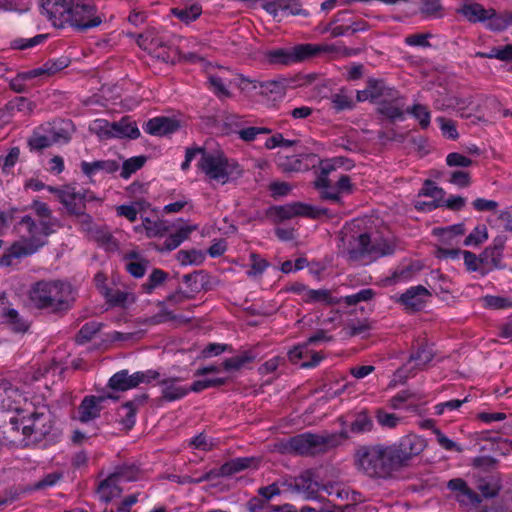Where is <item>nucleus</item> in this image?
Instances as JSON below:
<instances>
[{
  "label": "nucleus",
  "mask_w": 512,
  "mask_h": 512,
  "mask_svg": "<svg viewBox=\"0 0 512 512\" xmlns=\"http://www.w3.org/2000/svg\"><path fill=\"white\" fill-rule=\"evenodd\" d=\"M113 165L114 163L111 161L98 160L94 162L82 161L80 167L83 174L92 179L99 171H113Z\"/></svg>",
  "instance_id": "49530a36"
},
{
  "label": "nucleus",
  "mask_w": 512,
  "mask_h": 512,
  "mask_svg": "<svg viewBox=\"0 0 512 512\" xmlns=\"http://www.w3.org/2000/svg\"><path fill=\"white\" fill-rule=\"evenodd\" d=\"M48 38V34H37L31 38L18 37L10 41L9 47L12 50H27L43 44Z\"/></svg>",
  "instance_id": "c03bdc74"
},
{
  "label": "nucleus",
  "mask_w": 512,
  "mask_h": 512,
  "mask_svg": "<svg viewBox=\"0 0 512 512\" xmlns=\"http://www.w3.org/2000/svg\"><path fill=\"white\" fill-rule=\"evenodd\" d=\"M146 204L144 200H138L131 205H120L117 207V214L125 217L130 222H134L137 219L138 212L143 210Z\"/></svg>",
  "instance_id": "bf43d9fd"
},
{
  "label": "nucleus",
  "mask_w": 512,
  "mask_h": 512,
  "mask_svg": "<svg viewBox=\"0 0 512 512\" xmlns=\"http://www.w3.org/2000/svg\"><path fill=\"white\" fill-rule=\"evenodd\" d=\"M399 98H386L378 101L377 113L391 123L405 120V111L398 105Z\"/></svg>",
  "instance_id": "cd10ccee"
},
{
  "label": "nucleus",
  "mask_w": 512,
  "mask_h": 512,
  "mask_svg": "<svg viewBox=\"0 0 512 512\" xmlns=\"http://www.w3.org/2000/svg\"><path fill=\"white\" fill-rule=\"evenodd\" d=\"M48 191L56 195L69 216L84 217L82 224L92 222L91 216L87 213L88 206L93 202L101 203V199L93 191L76 184H67L61 187L48 186Z\"/></svg>",
  "instance_id": "39448f33"
},
{
  "label": "nucleus",
  "mask_w": 512,
  "mask_h": 512,
  "mask_svg": "<svg viewBox=\"0 0 512 512\" xmlns=\"http://www.w3.org/2000/svg\"><path fill=\"white\" fill-rule=\"evenodd\" d=\"M477 489L485 498L496 497L501 489L500 480L496 477L490 476L481 478L477 482Z\"/></svg>",
  "instance_id": "a18cd8bd"
},
{
  "label": "nucleus",
  "mask_w": 512,
  "mask_h": 512,
  "mask_svg": "<svg viewBox=\"0 0 512 512\" xmlns=\"http://www.w3.org/2000/svg\"><path fill=\"white\" fill-rule=\"evenodd\" d=\"M53 145L49 134H40L35 131L32 136L28 139V146L31 151H42L45 148Z\"/></svg>",
  "instance_id": "69168bd1"
},
{
  "label": "nucleus",
  "mask_w": 512,
  "mask_h": 512,
  "mask_svg": "<svg viewBox=\"0 0 512 512\" xmlns=\"http://www.w3.org/2000/svg\"><path fill=\"white\" fill-rule=\"evenodd\" d=\"M420 399L419 394L410 390H402L389 400V406L392 409H400L405 403L418 401Z\"/></svg>",
  "instance_id": "680f3d73"
},
{
  "label": "nucleus",
  "mask_w": 512,
  "mask_h": 512,
  "mask_svg": "<svg viewBox=\"0 0 512 512\" xmlns=\"http://www.w3.org/2000/svg\"><path fill=\"white\" fill-rule=\"evenodd\" d=\"M355 245L347 250L349 260L358 261L366 255L376 257L390 255L395 251L396 244L392 239L379 235L373 237L369 234H361L354 239Z\"/></svg>",
  "instance_id": "1a4fd4ad"
},
{
  "label": "nucleus",
  "mask_w": 512,
  "mask_h": 512,
  "mask_svg": "<svg viewBox=\"0 0 512 512\" xmlns=\"http://www.w3.org/2000/svg\"><path fill=\"white\" fill-rule=\"evenodd\" d=\"M335 170V166L333 164L327 163L322 167L321 175L318 177L316 181V187L321 189V196L323 199L332 200L334 202H338L340 197L335 192L333 185L331 184L330 179L328 178V174Z\"/></svg>",
  "instance_id": "c85d7f7f"
},
{
  "label": "nucleus",
  "mask_w": 512,
  "mask_h": 512,
  "mask_svg": "<svg viewBox=\"0 0 512 512\" xmlns=\"http://www.w3.org/2000/svg\"><path fill=\"white\" fill-rule=\"evenodd\" d=\"M436 121L439 123L440 130L444 137L450 140H457L459 138L455 121L443 116L437 117Z\"/></svg>",
  "instance_id": "774afa93"
},
{
  "label": "nucleus",
  "mask_w": 512,
  "mask_h": 512,
  "mask_svg": "<svg viewBox=\"0 0 512 512\" xmlns=\"http://www.w3.org/2000/svg\"><path fill=\"white\" fill-rule=\"evenodd\" d=\"M31 423L26 424L22 428L25 436L33 434L37 436H45L51 429V415L48 411H36L31 414L29 420Z\"/></svg>",
  "instance_id": "4be33fe9"
},
{
  "label": "nucleus",
  "mask_w": 512,
  "mask_h": 512,
  "mask_svg": "<svg viewBox=\"0 0 512 512\" xmlns=\"http://www.w3.org/2000/svg\"><path fill=\"white\" fill-rule=\"evenodd\" d=\"M108 385L113 390L126 391L137 387L139 383L136 373L129 374L127 370H121L109 379Z\"/></svg>",
  "instance_id": "2f4dec72"
},
{
  "label": "nucleus",
  "mask_w": 512,
  "mask_h": 512,
  "mask_svg": "<svg viewBox=\"0 0 512 512\" xmlns=\"http://www.w3.org/2000/svg\"><path fill=\"white\" fill-rule=\"evenodd\" d=\"M266 10L275 16L280 14L282 17L290 15H308L307 11L302 9L301 5L296 0H277L270 2L267 4Z\"/></svg>",
  "instance_id": "bb28decb"
},
{
  "label": "nucleus",
  "mask_w": 512,
  "mask_h": 512,
  "mask_svg": "<svg viewBox=\"0 0 512 512\" xmlns=\"http://www.w3.org/2000/svg\"><path fill=\"white\" fill-rule=\"evenodd\" d=\"M86 235L90 240L95 241L98 245L104 246L108 250L117 248L115 240L104 226H88Z\"/></svg>",
  "instance_id": "473e14b6"
},
{
  "label": "nucleus",
  "mask_w": 512,
  "mask_h": 512,
  "mask_svg": "<svg viewBox=\"0 0 512 512\" xmlns=\"http://www.w3.org/2000/svg\"><path fill=\"white\" fill-rule=\"evenodd\" d=\"M447 487L455 493L457 500L462 504H479L481 502L480 496L461 478L451 479Z\"/></svg>",
  "instance_id": "393cba45"
},
{
  "label": "nucleus",
  "mask_w": 512,
  "mask_h": 512,
  "mask_svg": "<svg viewBox=\"0 0 512 512\" xmlns=\"http://www.w3.org/2000/svg\"><path fill=\"white\" fill-rule=\"evenodd\" d=\"M115 138L137 139L140 137V130L135 121L129 117H122L119 121L112 122Z\"/></svg>",
  "instance_id": "7c9ffc66"
},
{
  "label": "nucleus",
  "mask_w": 512,
  "mask_h": 512,
  "mask_svg": "<svg viewBox=\"0 0 512 512\" xmlns=\"http://www.w3.org/2000/svg\"><path fill=\"white\" fill-rule=\"evenodd\" d=\"M137 43L142 49L163 62L168 63L173 59L169 40L164 34L155 29H147L139 34Z\"/></svg>",
  "instance_id": "9b49d317"
},
{
  "label": "nucleus",
  "mask_w": 512,
  "mask_h": 512,
  "mask_svg": "<svg viewBox=\"0 0 512 512\" xmlns=\"http://www.w3.org/2000/svg\"><path fill=\"white\" fill-rule=\"evenodd\" d=\"M309 345L305 342L303 344H299L289 350L288 359L290 362L296 364L300 360H304L308 357H311V360L304 361L301 364L302 368H312L317 366L323 359V355L320 352L310 351L308 349Z\"/></svg>",
  "instance_id": "5701e85b"
},
{
  "label": "nucleus",
  "mask_w": 512,
  "mask_h": 512,
  "mask_svg": "<svg viewBox=\"0 0 512 512\" xmlns=\"http://www.w3.org/2000/svg\"><path fill=\"white\" fill-rule=\"evenodd\" d=\"M177 260L182 265H201L205 260V254L200 250H180Z\"/></svg>",
  "instance_id": "5fc2aeb1"
},
{
  "label": "nucleus",
  "mask_w": 512,
  "mask_h": 512,
  "mask_svg": "<svg viewBox=\"0 0 512 512\" xmlns=\"http://www.w3.org/2000/svg\"><path fill=\"white\" fill-rule=\"evenodd\" d=\"M347 438L348 434L345 431L322 434L303 433L291 437L288 448L299 455L314 456L341 445Z\"/></svg>",
  "instance_id": "0eeeda50"
},
{
  "label": "nucleus",
  "mask_w": 512,
  "mask_h": 512,
  "mask_svg": "<svg viewBox=\"0 0 512 512\" xmlns=\"http://www.w3.org/2000/svg\"><path fill=\"white\" fill-rule=\"evenodd\" d=\"M369 29V23L360 17L354 16L351 10H341L333 16L324 31H330L331 36L336 38L365 32Z\"/></svg>",
  "instance_id": "9d476101"
},
{
  "label": "nucleus",
  "mask_w": 512,
  "mask_h": 512,
  "mask_svg": "<svg viewBox=\"0 0 512 512\" xmlns=\"http://www.w3.org/2000/svg\"><path fill=\"white\" fill-rule=\"evenodd\" d=\"M488 18L484 23L491 31H503L510 27V11L497 13L494 9L489 8Z\"/></svg>",
  "instance_id": "e433bc0d"
},
{
  "label": "nucleus",
  "mask_w": 512,
  "mask_h": 512,
  "mask_svg": "<svg viewBox=\"0 0 512 512\" xmlns=\"http://www.w3.org/2000/svg\"><path fill=\"white\" fill-rule=\"evenodd\" d=\"M482 307L491 310H504L512 308V298L498 295H486L480 298Z\"/></svg>",
  "instance_id": "37998d69"
},
{
  "label": "nucleus",
  "mask_w": 512,
  "mask_h": 512,
  "mask_svg": "<svg viewBox=\"0 0 512 512\" xmlns=\"http://www.w3.org/2000/svg\"><path fill=\"white\" fill-rule=\"evenodd\" d=\"M27 295L35 308L54 313L67 311L75 301L72 286L57 279L39 280L33 283Z\"/></svg>",
  "instance_id": "7ed1b4c3"
},
{
  "label": "nucleus",
  "mask_w": 512,
  "mask_h": 512,
  "mask_svg": "<svg viewBox=\"0 0 512 512\" xmlns=\"http://www.w3.org/2000/svg\"><path fill=\"white\" fill-rule=\"evenodd\" d=\"M198 168L210 179L227 183L231 178L240 177L242 168L234 159L228 158L223 152L203 153Z\"/></svg>",
  "instance_id": "6e6552de"
},
{
  "label": "nucleus",
  "mask_w": 512,
  "mask_h": 512,
  "mask_svg": "<svg viewBox=\"0 0 512 512\" xmlns=\"http://www.w3.org/2000/svg\"><path fill=\"white\" fill-rule=\"evenodd\" d=\"M375 419L382 429L393 430L404 423L405 418L382 408L375 411Z\"/></svg>",
  "instance_id": "4c0bfd02"
},
{
  "label": "nucleus",
  "mask_w": 512,
  "mask_h": 512,
  "mask_svg": "<svg viewBox=\"0 0 512 512\" xmlns=\"http://www.w3.org/2000/svg\"><path fill=\"white\" fill-rule=\"evenodd\" d=\"M353 461L357 471L371 479H391L401 471L391 446L386 444L359 446Z\"/></svg>",
  "instance_id": "f03ea898"
},
{
  "label": "nucleus",
  "mask_w": 512,
  "mask_h": 512,
  "mask_svg": "<svg viewBox=\"0 0 512 512\" xmlns=\"http://www.w3.org/2000/svg\"><path fill=\"white\" fill-rule=\"evenodd\" d=\"M0 402L3 408L19 412L22 410L23 404L27 402V398L19 387L0 377Z\"/></svg>",
  "instance_id": "f3484780"
},
{
  "label": "nucleus",
  "mask_w": 512,
  "mask_h": 512,
  "mask_svg": "<svg viewBox=\"0 0 512 512\" xmlns=\"http://www.w3.org/2000/svg\"><path fill=\"white\" fill-rule=\"evenodd\" d=\"M41 9L54 27L68 26L77 32L97 28L105 18L95 0H42Z\"/></svg>",
  "instance_id": "f257e3e1"
},
{
  "label": "nucleus",
  "mask_w": 512,
  "mask_h": 512,
  "mask_svg": "<svg viewBox=\"0 0 512 512\" xmlns=\"http://www.w3.org/2000/svg\"><path fill=\"white\" fill-rule=\"evenodd\" d=\"M365 97H358L359 101L370 100L372 102L380 98H400V93L397 89L386 84L382 79L369 78L364 89Z\"/></svg>",
  "instance_id": "6ab92c4d"
},
{
  "label": "nucleus",
  "mask_w": 512,
  "mask_h": 512,
  "mask_svg": "<svg viewBox=\"0 0 512 512\" xmlns=\"http://www.w3.org/2000/svg\"><path fill=\"white\" fill-rule=\"evenodd\" d=\"M457 11L471 23H484L489 17V9L477 2L464 3Z\"/></svg>",
  "instance_id": "c756f323"
},
{
  "label": "nucleus",
  "mask_w": 512,
  "mask_h": 512,
  "mask_svg": "<svg viewBox=\"0 0 512 512\" xmlns=\"http://www.w3.org/2000/svg\"><path fill=\"white\" fill-rule=\"evenodd\" d=\"M54 231L49 226H28L27 234L15 241L0 257V267H14L24 257L34 254L46 244L47 237Z\"/></svg>",
  "instance_id": "423d86ee"
},
{
  "label": "nucleus",
  "mask_w": 512,
  "mask_h": 512,
  "mask_svg": "<svg viewBox=\"0 0 512 512\" xmlns=\"http://www.w3.org/2000/svg\"><path fill=\"white\" fill-rule=\"evenodd\" d=\"M375 296V291L373 289L367 288L362 289L356 294L348 295L343 298H340V303H345L347 306L356 305L360 302L370 301Z\"/></svg>",
  "instance_id": "338daca9"
},
{
  "label": "nucleus",
  "mask_w": 512,
  "mask_h": 512,
  "mask_svg": "<svg viewBox=\"0 0 512 512\" xmlns=\"http://www.w3.org/2000/svg\"><path fill=\"white\" fill-rule=\"evenodd\" d=\"M90 130L97 134L100 139L115 138L112 123L105 119H96L90 126Z\"/></svg>",
  "instance_id": "e2e57ef3"
},
{
  "label": "nucleus",
  "mask_w": 512,
  "mask_h": 512,
  "mask_svg": "<svg viewBox=\"0 0 512 512\" xmlns=\"http://www.w3.org/2000/svg\"><path fill=\"white\" fill-rule=\"evenodd\" d=\"M103 296L110 304L116 306H125L129 302H133L131 294L122 290L105 289Z\"/></svg>",
  "instance_id": "052dcab7"
},
{
  "label": "nucleus",
  "mask_w": 512,
  "mask_h": 512,
  "mask_svg": "<svg viewBox=\"0 0 512 512\" xmlns=\"http://www.w3.org/2000/svg\"><path fill=\"white\" fill-rule=\"evenodd\" d=\"M270 215L279 220H289L294 217H305L312 220H320L326 214L327 210L302 202H292L285 205L274 206L270 208Z\"/></svg>",
  "instance_id": "f8f14e48"
},
{
  "label": "nucleus",
  "mask_w": 512,
  "mask_h": 512,
  "mask_svg": "<svg viewBox=\"0 0 512 512\" xmlns=\"http://www.w3.org/2000/svg\"><path fill=\"white\" fill-rule=\"evenodd\" d=\"M259 459L254 457H239L224 463L219 469H211L204 473L202 480H213L221 476H230L245 469L256 468Z\"/></svg>",
  "instance_id": "dca6fc26"
},
{
  "label": "nucleus",
  "mask_w": 512,
  "mask_h": 512,
  "mask_svg": "<svg viewBox=\"0 0 512 512\" xmlns=\"http://www.w3.org/2000/svg\"><path fill=\"white\" fill-rule=\"evenodd\" d=\"M120 482L110 474L98 486V494L101 500L110 502L112 499L119 497L122 493Z\"/></svg>",
  "instance_id": "72a5a7b5"
},
{
  "label": "nucleus",
  "mask_w": 512,
  "mask_h": 512,
  "mask_svg": "<svg viewBox=\"0 0 512 512\" xmlns=\"http://www.w3.org/2000/svg\"><path fill=\"white\" fill-rule=\"evenodd\" d=\"M405 113L418 121L421 129L426 130L431 123V112L426 105L415 103L406 108Z\"/></svg>",
  "instance_id": "ea45409f"
},
{
  "label": "nucleus",
  "mask_w": 512,
  "mask_h": 512,
  "mask_svg": "<svg viewBox=\"0 0 512 512\" xmlns=\"http://www.w3.org/2000/svg\"><path fill=\"white\" fill-rule=\"evenodd\" d=\"M146 161L147 158L144 155L134 156L125 160L122 165L120 176L123 179L130 178L132 174L137 172L145 165Z\"/></svg>",
  "instance_id": "603ef678"
},
{
  "label": "nucleus",
  "mask_w": 512,
  "mask_h": 512,
  "mask_svg": "<svg viewBox=\"0 0 512 512\" xmlns=\"http://www.w3.org/2000/svg\"><path fill=\"white\" fill-rule=\"evenodd\" d=\"M434 358L433 350L430 346L422 345L418 350L411 354L410 361L415 362L418 369H424Z\"/></svg>",
  "instance_id": "864d4df0"
},
{
  "label": "nucleus",
  "mask_w": 512,
  "mask_h": 512,
  "mask_svg": "<svg viewBox=\"0 0 512 512\" xmlns=\"http://www.w3.org/2000/svg\"><path fill=\"white\" fill-rule=\"evenodd\" d=\"M430 296V292L425 287L418 285L407 289L398 301L405 310L417 312L425 307Z\"/></svg>",
  "instance_id": "aec40b11"
},
{
  "label": "nucleus",
  "mask_w": 512,
  "mask_h": 512,
  "mask_svg": "<svg viewBox=\"0 0 512 512\" xmlns=\"http://www.w3.org/2000/svg\"><path fill=\"white\" fill-rule=\"evenodd\" d=\"M322 486L316 469L305 470L295 478V487L305 493L308 498L313 497Z\"/></svg>",
  "instance_id": "b1692460"
},
{
  "label": "nucleus",
  "mask_w": 512,
  "mask_h": 512,
  "mask_svg": "<svg viewBox=\"0 0 512 512\" xmlns=\"http://www.w3.org/2000/svg\"><path fill=\"white\" fill-rule=\"evenodd\" d=\"M401 470L409 465L411 459L419 455L425 448V442L416 435H407L398 443L390 445Z\"/></svg>",
  "instance_id": "ddd939ff"
},
{
  "label": "nucleus",
  "mask_w": 512,
  "mask_h": 512,
  "mask_svg": "<svg viewBox=\"0 0 512 512\" xmlns=\"http://www.w3.org/2000/svg\"><path fill=\"white\" fill-rule=\"evenodd\" d=\"M172 14L180 21L189 24L200 17L202 14V7L195 3L185 8H173Z\"/></svg>",
  "instance_id": "09e8293b"
},
{
  "label": "nucleus",
  "mask_w": 512,
  "mask_h": 512,
  "mask_svg": "<svg viewBox=\"0 0 512 512\" xmlns=\"http://www.w3.org/2000/svg\"><path fill=\"white\" fill-rule=\"evenodd\" d=\"M255 360V355L250 351H244L234 357L226 359L222 366L226 371H239L248 363Z\"/></svg>",
  "instance_id": "79ce46f5"
},
{
  "label": "nucleus",
  "mask_w": 512,
  "mask_h": 512,
  "mask_svg": "<svg viewBox=\"0 0 512 512\" xmlns=\"http://www.w3.org/2000/svg\"><path fill=\"white\" fill-rule=\"evenodd\" d=\"M180 127L178 120L165 117L157 116L149 119L143 125L145 133L152 136H166L176 132Z\"/></svg>",
  "instance_id": "412c9836"
},
{
  "label": "nucleus",
  "mask_w": 512,
  "mask_h": 512,
  "mask_svg": "<svg viewBox=\"0 0 512 512\" xmlns=\"http://www.w3.org/2000/svg\"><path fill=\"white\" fill-rule=\"evenodd\" d=\"M341 47L327 43H299L288 48H275L265 53V60L271 66L289 67L300 64L322 54L339 53Z\"/></svg>",
  "instance_id": "20e7f679"
},
{
  "label": "nucleus",
  "mask_w": 512,
  "mask_h": 512,
  "mask_svg": "<svg viewBox=\"0 0 512 512\" xmlns=\"http://www.w3.org/2000/svg\"><path fill=\"white\" fill-rule=\"evenodd\" d=\"M373 429V421L366 412H360L350 425V431L353 433L369 432Z\"/></svg>",
  "instance_id": "13d9d810"
},
{
  "label": "nucleus",
  "mask_w": 512,
  "mask_h": 512,
  "mask_svg": "<svg viewBox=\"0 0 512 512\" xmlns=\"http://www.w3.org/2000/svg\"><path fill=\"white\" fill-rule=\"evenodd\" d=\"M162 389V397L167 401H175L185 397L190 391V387L181 384L179 378H166L158 382Z\"/></svg>",
  "instance_id": "a878e982"
},
{
  "label": "nucleus",
  "mask_w": 512,
  "mask_h": 512,
  "mask_svg": "<svg viewBox=\"0 0 512 512\" xmlns=\"http://www.w3.org/2000/svg\"><path fill=\"white\" fill-rule=\"evenodd\" d=\"M305 303H322L325 305H335L339 304L340 300L332 296L330 290L327 289H309V291L305 292L304 295Z\"/></svg>",
  "instance_id": "58836bf2"
},
{
  "label": "nucleus",
  "mask_w": 512,
  "mask_h": 512,
  "mask_svg": "<svg viewBox=\"0 0 512 512\" xmlns=\"http://www.w3.org/2000/svg\"><path fill=\"white\" fill-rule=\"evenodd\" d=\"M49 134L54 144H67L71 141L76 127L71 119L56 118L40 127Z\"/></svg>",
  "instance_id": "2eb2a0df"
},
{
  "label": "nucleus",
  "mask_w": 512,
  "mask_h": 512,
  "mask_svg": "<svg viewBox=\"0 0 512 512\" xmlns=\"http://www.w3.org/2000/svg\"><path fill=\"white\" fill-rule=\"evenodd\" d=\"M112 475L120 482L137 481L140 478L141 472L134 464H125L115 469Z\"/></svg>",
  "instance_id": "de8ad7c7"
},
{
  "label": "nucleus",
  "mask_w": 512,
  "mask_h": 512,
  "mask_svg": "<svg viewBox=\"0 0 512 512\" xmlns=\"http://www.w3.org/2000/svg\"><path fill=\"white\" fill-rule=\"evenodd\" d=\"M5 107L11 115H14L16 112L27 114L33 111L35 104L26 97L17 96L8 101Z\"/></svg>",
  "instance_id": "8fccbe9b"
},
{
  "label": "nucleus",
  "mask_w": 512,
  "mask_h": 512,
  "mask_svg": "<svg viewBox=\"0 0 512 512\" xmlns=\"http://www.w3.org/2000/svg\"><path fill=\"white\" fill-rule=\"evenodd\" d=\"M278 165L285 172H298L306 169V165L297 155L279 156Z\"/></svg>",
  "instance_id": "4d7b16f0"
},
{
  "label": "nucleus",
  "mask_w": 512,
  "mask_h": 512,
  "mask_svg": "<svg viewBox=\"0 0 512 512\" xmlns=\"http://www.w3.org/2000/svg\"><path fill=\"white\" fill-rule=\"evenodd\" d=\"M501 250L498 247L487 248L482 253V262L484 268L486 269V273L494 268L500 266L501 263Z\"/></svg>",
  "instance_id": "6e6d98bb"
},
{
  "label": "nucleus",
  "mask_w": 512,
  "mask_h": 512,
  "mask_svg": "<svg viewBox=\"0 0 512 512\" xmlns=\"http://www.w3.org/2000/svg\"><path fill=\"white\" fill-rule=\"evenodd\" d=\"M445 191L443 188L439 187L436 182L427 179L424 181L422 188L420 189L418 196L429 197L433 200V203L430 207L438 208L443 206V197H445Z\"/></svg>",
  "instance_id": "c9c22d12"
},
{
  "label": "nucleus",
  "mask_w": 512,
  "mask_h": 512,
  "mask_svg": "<svg viewBox=\"0 0 512 512\" xmlns=\"http://www.w3.org/2000/svg\"><path fill=\"white\" fill-rule=\"evenodd\" d=\"M168 275L166 272L160 269H154L149 275L147 281L142 284L141 288L144 292L150 294L155 288L162 285L167 279Z\"/></svg>",
  "instance_id": "0e129e2a"
},
{
  "label": "nucleus",
  "mask_w": 512,
  "mask_h": 512,
  "mask_svg": "<svg viewBox=\"0 0 512 512\" xmlns=\"http://www.w3.org/2000/svg\"><path fill=\"white\" fill-rule=\"evenodd\" d=\"M208 89L222 101L232 96L225 80L216 75H210L208 77Z\"/></svg>",
  "instance_id": "3c124183"
},
{
  "label": "nucleus",
  "mask_w": 512,
  "mask_h": 512,
  "mask_svg": "<svg viewBox=\"0 0 512 512\" xmlns=\"http://www.w3.org/2000/svg\"><path fill=\"white\" fill-rule=\"evenodd\" d=\"M2 318L16 332H25L28 329L27 321L13 308H4Z\"/></svg>",
  "instance_id": "a19ab883"
},
{
  "label": "nucleus",
  "mask_w": 512,
  "mask_h": 512,
  "mask_svg": "<svg viewBox=\"0 0 512 512\" xmlns=\"http://www.w3.org/2000/svg\"><path fill=\"white\" fill-rule=\"evenodd\" d=\"M111 398L110 395H87L81 401L77 409V419L82 423H88L100 416L103 409V403Z\"/></svg>",
  "instance_id": "a211bd4d"
},
{
  "label": "nucleus",
  "mask_w": 512,
  "mask_h": 512,
  "mask_svg": "<svg viewBox=\"0 0 512 512\" xmlns=\"http://www.w3.org/2000/svg\"><path fill=\"white\" fill-rule=\"evenodd\" d=\"M191 226H182L176 232H170L168 230L167 235L164 237L165 240L163 244L159 245L157 248L161 251L167 250L171 251L176 249L185 239L188 238V235L191 233Z\"/></svg>",
  "instance_id": "f704fd0d"
},
{
  "label": "nucleus",
  "mask_w": 512,
  "mask_h": 512,
  "mask_svg": "<svg viewBox=\"0 0 512 512\" xmlns=\"http://www.w3.org/2000/svg\"><path fill=\"white\" fill-rule=\"evenodd\" d=\"M433 234L439 238L441 244L449 246L447 248L438 246L435 251L437 258H455L458 256L459 250L455 246L460 243V239L463 236L461 226L439 227L433 230Z\"/></svg>",
  "instance_id": "4468645a"
}]
</instances>
